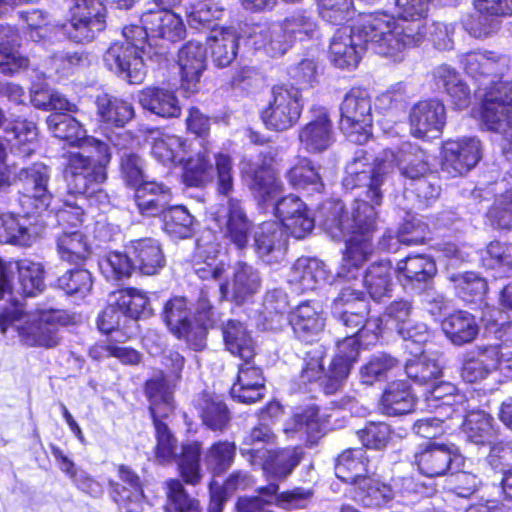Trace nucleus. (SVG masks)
<instances>
[{
    "label": "nucleus",
    "instance_id": "7c9ffc66",
    "mask_svg": "<svg viewBox=\"0 0 512 512\" xmlns=\"http://www.w3.org/2000/svg\"><path fill=\"white\" fill-rule=\"evenodd\" d=\"M134 270L144 275L156 274L165 264L159 242L153 238L132 240L126 245Z\"/></svg>",
    "mask_w": 512,
    "mask_h": 512
},
{
    "label": "nucleus",
    "instance_id": "a211bd4d",
    "mask_svg": "<svg viewBox=\"0 0 512 512\" xmlns=\"http://www.w3.org/2000/svg\"><path fill=\"white\" fill-rule=\"evenodd\" d=\"M275 215L281 222L280 226L296 239L306 237L314 227V220L306 204L295 195L280 199L275 205Z\"/></svg>",
    "mask_w": 512,
    "mask_h": 512
},
{
    "label": "nucleus",
    "instance_id": "6e6d98bb",
    "mask_svg": "<svg viewBox=\"0 0 512 512\" xmlns=\"http://www.w3.org/2000/svg\"><path fill=\"white\" fill-rule=\"evenodd\" d=\"M212 60L218 67H227L237 55L238 38L229 29L213 30L209 37Z\"/></svg>",
    "mask_w": 512,
    "mask_h": 512
},
{
    "label": "nucleus",
    "instance_id": "79ce46f5",
    "mask_svg": "<svg viewBox=\"0 0 512 512\" xmlns=\"http://www.w3.org/2000/svg\"><path fill=\"white\" fill-rule=\"evenodd\" d=\"M368 463L366 451L363 448L348 449L337 458L335 474L340 480L355 487L360 479L368 475Z\"/></svg>",
    "mask_w": 512,
    "mask_h": 512
},
{
    "label": "nucleus",
    "instance_id": "8fccbe9b",
    "mask_svg": "<svg viewBox=\"0 0 512 512\" xmlns=\"http://www.w3.org/2000/svg\"><path fill=\"white\" fill-rule=\"evenodd\" d=\"M442 330L452 343L463 345L476 338L479 327L474 316L468 312L458 311L443 320Z\"/></svg>",
    "mask_w": 512,
    "mask_h": 512
},
{
    "label": "nucleus",
    "instance_id": "c756f323",
    "mask_svg": "<svg viewBox=\"0 0 512 512\" xmlns=\"http://www.w3.org/2000/svg\"><path fill=\"white\" fill-rule=\"evenodd\" d=\"M3 130L14 155L29 158L38 149V129L33 121L17 117L9 120Z\"/></svg>",
    "mask_w": 512,
    "mask_h": 512
},
{
    "label": "nucleus",
    "instance_id": "c85d7f7f",
    "mask_svg": "<svg viewBox=\"0 0 512 512\" xmlns=\"http://www.w3.org/2000/svg\"><path fill=\"white\" fill-rule=\"evenodd\" d=\"M249 38L256 50L271 57L284 55L293 45L281 21L256 25Z\"/></svg>",
    "mask_w": 512,
    "mask_h": 512
},
{
    "label": "nucleus",
    "instance_id": "ea45409f",
    "mask_svg": "<svg viewBox=\"0 0 512 512\" xmlns=\"http://www.w3.org/2000/svg\"><path fill=\"white\" fill-rule=\"evenodd\" d=\"M171 201L170 189L155 181L143 182L135 191V202L144 216H157L164 213Z\"/></svg>",
    "mask_w": 512,
    "mask_h": 512
},
{
    "label": "nucleus",
    "instance_id": "c03bdc74",
    "mask_svg": "<svg viewBox=\"0 0 512 512\" xmlns=\"http://www.w3.org/2000/svg\"><path fill=\"white\" fill-rule=\"evenodd\" d=\"M95 104L97 116L108 125L123 127L134 117L132 104L122 98L103 93L97 96Z\"/></svg>",
    "mask_w": 512,
    "mask_h": 512
},
{
    "label": "nucleus",
    "instance_id": "052dcab7",
    "mask_svg": "<svg viewBox=\"0 0 512 512\" xmlns=\"http://www.w3.org/2000/svg\"><path fill=\"white\" fill-rule=\"evenodd\" d=\"M119 310L130 319L149 317L152 309L146 294L137 289L121 290L113 295Z\"/></svg>",
    "mask_w": 512,
    "mask_h": 512
},
{
    "label": "nucleus",
    "instance_id": "4be33fe9",
    "mask_svg": "<svg viewBox=\"0 0 512 512\" xmlns=\"http://www.w3.org/2000/svg\"><path fill=\"white\" fill-rule=\"evenodd\" d=\"M427 409L444 418L461 417L470 408L464 395L450 382H440L425 394Z\"/></svg>",
    "mask_w": 512,
    "mask_h": 512
},
{
    "label": "nucleus",
    "instance_id": "393cba45",
    "mask_svg": "<svg viewBox=\"0 0 512 512\" xmlns=\"http://www.w3.org/2000/svg\"><path fill=\"white\" fill-rule=\"evenodd\" d=\"M457 450L445 444L429 443L420 446L414 454V464L419 472L426 477L445 475L450 469Z\"/></svg>",
    "mask_w": 512,
    "mask_h": 512
},
{
    "label": "nucleus",
    "instance_id": "6e6552de",
    "mask_svg": "<svg viewBox=\"0 0 512 512\" xmlns=\"http://www.w3.org/2000/svg\"><path fill=\"white\" fill-rule=\"evenodd\" d=\"M216 177L217 191L229 195L234 186L232 157L224 152L214 154V164L209 157L208 143L202 144V150L189 157L184 164L182 180L190 187H202Z\"/></svg>",
    "mask_w": 512,
    "mask_h": 512
},
{
    "label": "nucleus",
    "instance_id": "9d476101",
    "mask_svg": "<svg viewBox=\"0 0 512 512\" xmlns=\"http://www.w3.org/2000/svg\"><path fill=\"white\" fill-rule=\"evenodd\" d=\"M340 128L350 142L366 143L372 135V101L369 93L360 88L351 89L341 106Z\"/></svg>",
    "mask_w": 512,
    "mask_h": 512
},
{
    "label": "nucleus",
    "instance_id": "473e14b6",
    "mask_svg": "<svg viewBox=\"0 0 512 512\" xmlns=\"http://www.w3.org/2000/svg\"><path fill=\"white\" fill-rule=\"evenodd\" d=\"M265 379L252 360L239 365L237 379L231 387V396L242 403H254L264 396Z\"/></svg>",
    "mask_w": 512,
    "mask_h": 512
},
{
    "label": "nucleus",
    "instance_id": "bb28decb",
    "mask_svg": "<svg viewBox=\"0 0 512 512\" xmlns=\"http://www.w3.org/2000/svg\"><path fill=\"white\" fill-rule=\"evenodd\" d=\"M325 320L322 306L312 301L301 303L289 316L295 335L305 342L314 340L324 330Z\"/></svg>",
    "mask_w": 512,
    "mask_h": 512
},
{
    "label": "nucleus",
    "instance_id": "20e7f679",
    "mask_svg": "<svg viewBox=\"0 0 512 512\" xmlns=\"http://www.w3.org/2000/svg\"><path fill=\"white\" fill-rule=\"evenodd\" d=\"M461 62L466 73L479 82L484 127L503 129L512 115V83L497 78L507 67L508 59L492 51H471L463 55Z\"/></svg>",
    "mask_w": 512,
    "mask_h": 512
},
{
    "label": "nucleus",
    "instance_id": "338daca9",
    "mask_svg": "<svg viewBox=\"0 0 512 512\" xmlns=\"http://www.w3.org/2000/svg\"><path fill=\"white\" fill-rule=\"evenodd\" d=\"M483 265L492 270H497L498 277H512L511 248L505 244L491 242L482 255Z\"/></svg>",
    "mask_w": 512,
    "mask_h": 512
},
{
    "label": "nucleus",
    "instance_id": "ddd939ff",
    "mask_svg": "<svg viewBox=\"0 0 512 512\" xmlns=\"http://www.w3.org/2000/svg\"><path fill=\"white\" fill-rule=\"evenodd\" d=\"M279 486L270 483L259 489V493L267 497L264 499L260 496L240 498L236 504L238 512H273L269 507L275 503L283 509H300L305 508L313 497L310 489L297 487L292 490L277 494Z\"/></svg>",
    "mask_w": 512,
    "mask_h": 512
},
{
    "label": "nucleus",
    "instance_id": "2f4dec72",
    "mask_svg": "<svg viewBox=\"0 0 512 512\" xmlns=\"http://www.w3.org/2000/svg\"><path fill=\"white\" fill-rule=\"evenodd\" d=\"M432 78L435 86L447 94L456 109L469 106L471 91L455 68L447 64L439 65L433 69Z\"/></svg>",
    "mask_w": 512,
    "mask_h": 512
},
{
    "label": "nucleus",
    "instance_id": "b1692460",
    "mask_svg": "<svg viewBox=\"0 0 512 512\" xmlns=\"http://www.w3.org/2000/svg\"><path fill=\"white\" fill-rule=\"evenodd\" d=\"M177 63L181 75V88L188 93L198 91L201 75L206 69L205 47L199 42L189 41L179 50Z\"/></svg>",
    "mask_w": 512,
    "mask_h": 512
},
{
    "label": "nucleus",
    "instance_id": "5fc2aeb1",
    "mask_svg": "<svg viewBox=\"0 0 512 512\" xmlns=\"http://www.w3.org/2000/svg\"><path fill=\"white\" fill-rule=\"evenodd\" d=\"M276 441V435L273 433L271 428L266 424H259L252 428L243 439L241 454L243 456H249V461L252 465H256V462L267 454L269 451L265 447L267 445H273Z\"/></svg>",
    "mask_w": 512,
    "mask_h": 512
},
{
    "label": "nucleus",
    "instance_id": "6ab92c4d",
    "mask_svg": "<svg viewBox=\"0 0 512 512\" xmlns=\"http://www.w3.org/2000/svg\"><path fill=\"white\" fill-rule=\"evenodd\" d=\"M313 119L303 125L298 133L301 147L309 153H320L334 142L333 125L323 107L311 109Z\"/></svg>",
    "mask_w": 512,
    "mask_h": 512
},
{
    "label": "nucleus",
    "instance_id": "bf43d9fd",
    "mask_svg": "<svg viewBox=\"0 0 512 512\" xmlns=\"http://www.w3.org/2000/svg\"><path fill=\"white\" fill-rule=\"evenodd\" d=\"M145 390L150 400L152 417L167 416L173 411L172 395L162 373L148 380Z\"/></svg>",
    "mask_w": 512,
    "mask_h": 512
},
{
    "label": "nucleus",
    "instance_id": "0eeeda50",
    "mask_svg": "<svg viewBox=\"0 0 512 512\" xmlns=\"http://www.w3.org/2000/svg\"><path fill=\"white\" fill-rule=\"evenodd\" d=\"M64 176L70 194L84 195L99 207L109 204V196L101 185L106 180L105 165L110 152L106 144L105 155L93 148L71 151L66 155Z\"/></svg>",
    "mask_w": 512,
    "mask_h": 512
},
{
    "label": "nucleus",
    "instance_id": "9b49d317",
    "mask_svg": "<svg viewBox=\"0 0 512 512\" xmlns=\"http://www.w3.org/2000/svg\"><path fill=\"white\" fill-rule=\"evenodd\" d=\"M304 107L301 90L293 85L275 86L261 117L270 130L285 131L299 120Z\"/></svg>",
    "mask_w": 512,
    "mask_h": 512
},
{
    "label": "nucleus",
    "instance_id": "774afa93",
    "mask_svg": "<svg viewBox=\"0 0 512 512\" xmlns=\"http://www.w3.org/2000/svg\"><path fill=\"white\" fill-rule=\"evenodd\" d=\"M450 280L457 294L466 302L481 300L488 289L486 280L474 272L452 274Z\"/></svg>",
    "mask_w": 512,
    "mask_h": 512
},
{
    "label": "nucleus",
    "instance_id": "a878e982",
    "mask_svg": "<svg viewBox=\"0 0 512 512\" xmlns=\"http://www.w3.org/2000/svg\"><path fill=\"white\" fill-rule=\"evenodd\" d=\"M118 474L123 484L111 482L113 500L121 512H142L144 493L139 477L125 465L119 466Z\"/></svg>",
    "mask_w": 512,
    "mask_h": 512
},
{
    "label": "nucleus",
    "instance_id": "de8ad7c7",
    "mask_svg": "<svg viewBox=\"0 0 512 512\" xmlns=\"http://www.w3.org/2000/svg\"><path fill=\"white\" fill-rule=\"evenodd\" d=\"M349 493L356 502L365 507L381 506L394 496L393 489L389 485L369 475L360 479L355 487H351Z\"/></svg>",
    "mask_w": 512,
    "mask_h": 512
},
{
    "label": "nucleus",
    "instance_id": "f8f14e48",
    "mask_svg": "<svg viewBox=\"0 0 512 512\" xmlns=\"http://www.w3.org/2000/svg\"><path fill=\"white\" fill-rule=\"evenodd\" d=\"M104 6L100 0H73L70 18L63 33L77 43L90 42L105 26Z\"/></svg>",
    "mask_w": 512,
    "mask_h": 512
},
{
    "label": "nucleus",
    "instance_id": "72a5a7b5",
    "mask_svg": "<svg viewBox=\"0 0 512 512\" xmlns=\"http://www.w3.org/2000/svg\"><path fill=\"white\" fill-rule=\"evenodd\" d=\"M140 106L150 113L162 118H177L181 106L175 92L158 86H148L137 93Z\"/></svg>",
    "mask_w": 512,
    "mask_h": 512
},
{
    "label": "nucleus",
    "instance_id": "13d9d810",
    "mask_svg": "<svg viewBox=\"0 0 512 512\" xmlns=\"http://www.w3.org/2000/svg\"><path fill=\"white\" fill-rule=\"evenodd\" d=\"M57 250L60 258L69 263H79L91 253L87 237L78 230L65 231L57 239Z\"/></svg>",
    "mask_w": 512,
    "mask_h": 512
},
{
    "label": "nucleus",
    "instance_id": "4d7b16f0",
    "mask_svg": "<svg viewBox=\"0 0 512 512\" xmlns=\"http://www.w3.org/2000/svg\"><path fill=\"white\" fill-rule=\"evenodd\" d=\"M19 291L24 296L34 297L45 289V271L39 262L22 259L17 262Z\"/></svg>",
    "mask_w": 512,
    "mask_h": 512
},
{
    "label": "nucleus",
    "instance_id": "2eb2a0df",
    "mask_svg": "<svg viewBox=\"0 0 512 512\" xmlns=\"http://www.w3.org/2000/svg\"><path fill=\"white\" fill-rule=\"evenodd\" d=\"M441 169L451 177L472 170L482 158V146L475 137L448 140L442 146Z\"/></svg>",
    "mask_w": 512,
    "mask_h": 512
},
{
    "label": "nucleus",
    "instance_id": "f03ea898",
    "mask_svg": "<svg viewBox=\"0 0 512 512\" xmlns=\"http://www.w3.org/2000/svg\"><path fill=\"white\" fill-rule=\"evenodd\" d=\"M420 34L419 23H397L387 13L365 15L353 27L336 31L330 43V60L339 68H354L364 50L370 47L375 53L397 62Z\"/></svg>",
    "mask_w": 512,
    "mask_h": 512
},
{
    "label": "nucleus",
    "instance_id": "58836bf2",
    "mask_svg": "<svg viewBox=\"0 0 512 512\" xmlns=\"http://www.w3.org/2000/svg\"><path fill=\"white\" fill-rule=\"evenodd\" d=\"M246 180L252 194L261 203L283 192V184L272 166L266 162L254 164L246 174Z\"/></svg>",
    "mask_w": 512,
    "mask_h": 512
},
{
    "label": "nucleus",
    "instance_id": "1a4fd4ad",
    "mask_svg": "<svg viewBox=\"0 0 512 512\" xmlns=\"http://www.w3.org/2000/svg\"><path fill=\"white\" fill-rule=\"evenodd\" d=\"M164 319L170 330L179 338L191 341L195 336L199 343L195 344L197 349L203 346L202 339L209 327L216 325L215 311L205 293H202L197 302V316L194 324L190 319L186 299L175 297L166 303L164 308Z\"/></svg>",
    "mask_w": 512,
    "mask_h": 512
},
{
    "label": "nucleus",
    "instance_id": "dca6fc26",
    "mask_svg": "<svg viewBox=\"0 0 512 512\" xmlns=\"http://www.w3.org/2000/svg\"><path fill=\"white\" fill-rule=\"evenodd\" d=\"M360 345L359 338L350 335L337 341L335 357L321 383L326 394H333L341 388L350 373L352 363L358 358Z\"/></svg>",
    "mask_w": 512,
    "mask_h": 512
},
{
    "label": "nucleus",
    "instance_id": "4c0bfd02",
    "mask_svg": "<svg viewBox=\"0 0 512 512\" xmlns=\"http://www.w3.org/2000/svg\"><path fill=\"white\" fill-rule=\"evenodd\" d=\"M303 457L304 450L301 447H286L269 450L265 457L256 462V465L261 467L267 477L283 480L293 472Z\"/></svg>",
    "mask_w": 512,
    "mask_h": 512
},
{
    "label": "nucleus",
    "instance_id": "49530a36",
    "mask_svg": "<svg viewBox=\"0 0 512 512\" xmlns=\"http://www.w3.org/2000/svg\"><path fill=\"white\" fill-rule=\"evenodd\" d=\"M225 230L224 235L237 248L246 247L248 234L251 228V222L246 216L245 211L239 200L230 198L226 207Z\"/></svg>",
    "mask_w": 512,
    "mask_h": 512
},
{
    "label": "nucleus",
    "instance_id": "864d4df0",
    "mask_svg": "<svg viewBox=\"0 0 512 512\" xmlns=\"http://www.w3.org/2000/svg\"><path fill=\"white\" fill-rule=\"evenodd\" d=\"M289 184L299 190L309 193L321 192L324 185L321 177L312 162L305 157L297 158L296 162L285 175Z\"/></svg>",
    "mask_w": 512,
    "mask_h": 512
},
{
    "label": "nucleus",
    "instance_id": "0e129e2a",
    "mask_svg": "<svg viewBox=\"0 0 512 512\" xmlns=\"http://www.w3.org/2000/svg\"><path fill=\"white\" fill-rule=\"evenodd\" d=\"M236 454V445L229 441H217L205 452L203 461L208 470L219 475L232 465Z\"/></svg>",
    "mask_w": 512,
    "mask_h": 512
},
{
    "label": "nucleus",
    "instance_id": "3c124183",
    "mask_svg": "<svg viewBox=\"0 0 512 512\" xmlns=\"http://www.w3.org/2000/svg\"><path fill=\"white\" fill-rule=\"evenodd\" d=\"M415 403L414 395L403 381L389 384L381 400L383 412L391 416L410 413L414 409Z\"/></svg>",
    "mask_w": 512,
    "mask_h": 512
},
{
    "label": "nucleus",
    "instance_id": "603ef678",
    "mask_svg": "<svg viewBox=\"0 0 512 512\" xmlns=\"http://www.w3.org/2000/svg\"><path fill=\"white\" fill-rule=\"evenodd\" d=\"M407 376L418 384H427L442 375V364L436 353L421 352L405 364Z\"/></svg>",
    "mask_w": 512,
    "mask_h": 512
},
{
    "label": "nucleus",
    "instance_id": "a19ab883",
    "mask_svg": "<svg viewBox=\"0 0 512 512\" xmlns=\"http://www.w3.org/2000/svg\"><path fill=\"white\" fill-rule=\"evenodd\" d=\"M224 344L232 355L242 361L253 360L256 344L246 327L239 321L229 320L222 328Z\"/></svg>",
    "mask_w": 512,
    "mask_h": 512
},
{
    "label": "nucleus",
    "instance_id": "69168bd1",
    "mask_svg": "<svg viewBox=\"0 0 512 512\" xmlns=\"http://www.w3.org/2000/svg\"><path fill=\"white\" fill-rule=\"evenodd\" d=\"M200 451L201 444L197 441L182 445V453L178 459V469L187 484L196 485L201 481Z\"/></svg>",
    "mask_w": 512,
    "mask_h": 512
},
{
    "label": "nucleus",
    "instance_id": "37998d69",
    "mask_svg": "<svg viewBox=\"0 0 512 512\" xmlns=\"http://www.w3.org/2000/svg\"><path fill=\"white\" fill-rule=\"evenodd\" d=\"M19 36L10 26L0 24V72L13 75L28 66V59L18 51Z\"/></svg>",
    "mask_w": 512,
    "mask_h": 512
},
{
    "label": "nucleus",
    "instance_id": "a18cd8bd",
    "mask_svg": "<svg viewBox=\"0 0 512 512\" xmlns=\"http://www.w3.org/2000/svg\"><path fill=\"white\" fill-rule=\"evenodd\" d=\"M190 148L188 141L174 134L159 133L153 138L151 153L163 165L182 163Z\"/></svg>",
    "mask_w": 512,
    "mask_h": 512
},
{
    "label": "nucleus",
    "instance_id": "412c9836",
    "mask_svg": "<svg viewBox=\"0 0 512 512\" xmlns=\"http://www.w3.org/2000/svg\"><path fill=\"white\" fill-rule=\"evenodd\" d=\"M502 369L501 347L479 346L466 354L461 368V377L467 383L486 379L492 372Z\"/></svg>",
    "mask_w": 512,
    "mask_h": 512
},
{
    "label": "nucleus",
    "instance_id": "c9c22d12",
    "mask_svg": "<svg viewBox=\"0 0 512 512\" xmlns=\"http://www.w3.org/2000/svg\"><path fill=\"white\" fill-rule=\"evenodd\" d=\"M24 209V215L14 213L0 214V242L17 246H30L36 236L32 225L31 213Z\"/></svg>",
    "mask_w": 512,
    "mask_h": 512
},
{
    "label": "nucleus",
    "instance_id": "7ed1b4c3",
    "mask_svg": "<svg viewBox=\"0 0 512 512\" xmlns=\"http://www.w3.org/2000/svg\"><path fill=\"white\" fill-rule=\"evenodd\" d=\"M141 25L123 28L124 42L113 43L104 54L107 68L130 84H140L146 76L143 54L148 39H163L170 42L185 36V25L181 17L167 8L148 9L140 18Z\"/></svg>",
    "mask_w": 512,
    "mask_h": 512
},
{
    "label": "nucleus",
    "instance_id": "423d86ee",
    "mask_svg": "<svg viewBox=\"0 0 512 512\" xmlns=\"http://www.w3.org/2000/svg\"><path fill=\"white\" fill-rule=\"evenodd\" d=\"M62 320L60 310L25 311L20 304L13 303L0 311V333L12 329L25 346L53 348L59 342L58 327Z\"/></svg>",
    "mask_w": 512,
    "mask_h": 512
},
{
    "label": "nucleus",
    "instance_id": "f257e3e1",
    "mask_svg": "<svg viewBox=\"0 0 512 512\" xmlns=\"http://www.w3.org/2000/svg\"><path fill=\"white\" fill-rule=\"evenodd\" d=\"M394 167L410 181L427 176L431 171L426 151L411 142L384 150L373 162L364 151H359L346 167L344 186L347 189L362 188V198L355 200L350 216L340 215L324 223L332 238H344L346 242L337 273L340 278L356 280L362 264L373 251L371 240L376 229V209L383 200L382 186Z\"/></svg>",
    "mask_w": 512,
    "mask_h": 512
},
{
    "label": "nucleus",
    "instance_id": "e2e57ef3",
    "mask_svg": "<svg viewBox=\"0 0 512 512\" xmlns=\"http://www.w3.org/2000/svg\"><path fill=\"white\" fill-rule=\"evenodd\" d=\"M163 221L164 231L173 238L185 239L193 233L194 217L184 206L167 208Z\"/></svg>",
    "mask_w": 512,
    "mask_h": 512
},
{
    "label": "nucleus",
    "instance_id": "680f3d73",
    "mask_svg": "<svg viewBox=\"0 0 512 512\" xmlns=\"http://www.w3.org/2000/svg\"><path fill=\"white\" fill-rule=\"evenodd\" d=\"M395 272L409 281L425 282L435 275L436 265L425 255H413L400 260Z\"/></svg>",
    "mask_w": 512,
    "mask_h": 512
},
{
    "label": "nucleus",
    "instance_id": "cd10ccee",
    "mask_svg": "<svg viewBox=\"0 0 512 512\" xmlns=\"http://www.w3.org/2000/svg\"><path fill=\"white\" fill-rule=\"evenodd\" d=\"M254 250L266 263L279 262L285 255L283 229L275 221L263 222L254 230Z\"/></svg>",
    "mask_w": 512,
    "mask_h": 512
},
{
    "label": "nucleus",
    "instance_id": "e433bc0d",
    "mask_svg": "<svg viewBox=\"0 0 512 512\" xmlns=\"http://www.w3.org/2000/svg\"><path fill=\"white\" fill-rule=\"evenodd\" d=\"M463 432L467 439L476 445H488L490 449L498 444L497 429L494 427V419L482 410H469L461 417Z\"/></svg>",
    "mask_w": 512,
    "mask_h": 512
},
{
    "label": "nucleus",
    "instance_id": "5701e85b",
    "mask_svg": "<svg viewBox=\"0 0 512 512\" xmlns=\"http://www.w3.org/2000/svg\"><path fill=\"white\" fill-rule=\"evenodd\" d=\"M324 422L315 405L295 408L292 416L283 426V432L291 439L305 440L315 443L322 435Z\"/></svg>",
    "mask_w": 512,
    "mask_h": 512
},
{
    "label": "nucleus",
    "instance_id": "f3484780",
    "mask_svg": "<svg viewBox=\"0 0 512 512\" xmlns=\"http://www.w3.org/2000/svg\"><path fill=\"white\" fill-rule=\"evenodd\" d=\"M409 123L414 137H437L446 123L445 106L437 100L420 101L411 108Z\"/></svg>",
    "mask_w": 512,
    "mask_h": 512
},
{
    "label": "nucleus",
    "instance_id": "f704fd0d",
    "mask_svg": "<svg viewBox=\"0 0 512 512\" xmlns=\"http://www.w3.org/2000/svg\"><path fill=\"white\" fill-rule=\"evenodd\" d=\"M329 278L324 262L314 258H299L288 275V282L295 292L314 290Z\"/></svg>",
    "mask_w": 512,
    "mask_h": 512
},
{
    "label": "nucleus",
    "instance_id": "aec40b11",
    "mask_svg": "<svg viewBox=\"0 0 512 512\" xmlns=\"http://www.w3.org/2000/svg\"><path fill=\"white\" fill-rule=\"evenodd\" d=\"M47 125L55 137L66 141L71 146L80 149L93 148L104 155L106 153V143L87 136L86 130L74 117L61 113L51 114L47 118Z\"/></svg>",
    "mask_w": 512,
    "mask_h": 512
},
{
    "label": "nucleus",
    "instance_id": "39448f33",
    "mask_svg": "<svg viewBox=\"0 0 512 512\" xmlns=\"http://www.w3.org/2000/svg\"><path fill=\"white\" fill-rule=\"evenodd\" d=\"M218 253V245H205L199 241L196 255L203 261L197 262L195 273L202 280L212 279L218 283L220 300H232L240 304L260 290L262 279L259 271L253 265L244 261L235 262L230 282L227 265L216 260Z\"/></svg>",
    "mask_w": 512,
    "mask_h": 512
},
{
    "label": "nucleus",
    "instance_id": "09e8293b",
    "mask_svg": "<svg viewBox=\"0 0 512 512\" xmlns=\"http://www.w3.org/2000/svg\"><path fill=\"white\" fill-rule=\"evenodd\" d=\"M393 269L389 260H381L369 266L362 280L367 293L375 301L390 296Z\"/></svg>",
    "mask_w": 512,
    "mask_h": 512
},
{
    "label": "nucleus",
    "instance_id": "4468645a",
    "mask_svg": "<svg viewBox=\"0 0 512 512\" xmlns=\"http://www.w3.org/2000/svg\"><path fill=\"white\" fill-rule=\"evenodd\" d=\"M18 178L24 188V193L19 198L22 208H27V213H39L46 210L52 200V193L49 189V167L43 163H34L21 169Z\"/></svg>",
    "mask_w": 512,
    "mask_h": 512
}]
</instances>
